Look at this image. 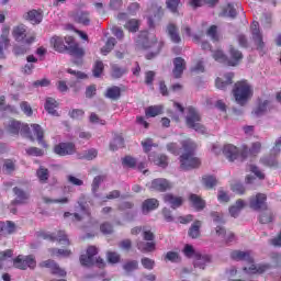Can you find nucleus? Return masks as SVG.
<instances>
[{"label": "nucleus", "mask_w": 281, "mask_h": 281, "mask_svg": "<svg viewBox=\"0 0 281 281\" xmlns=\"http://www.w3.org/2000/svg\"><path fill=\"white\" fill-rule=\"evenodd\" d=\"M12 258V250L8 249L0 252V269H10L11 265L15 269L25 271L26 269H36V257L33 255H19L16 258Z\"/></svg>", "instance_id": "obj_1"}, {"label": "nucleus", "mask_w": 281, "mask_h": 281, "mask_svg": "<svg viewBox=\"0 0 281 281\" xmlns=\"http://www.w3.org/2000/svg\"><path fill=\"white\" fill-rule=\"evenodd\" d=\"M233 260H243L245 262L244 271L248 273V276H256V273H265V271H269V265L254 263V257L251 254L247 251L234 250L232 252Z\"/></svg>", "instance_id": "obj_2"}, {"label": "nucleus", "mask_w": 281, "mask_h": 281, "mask_svg": "<svg viewBox=\"0 0 281 281\" xmlns=\"http://www.w3.org/2000/svg\"><path fill=\"white\" fill-rule=\"evenodd\" d=\"M182 148L184 153L180 156V168L182 170H192V168H199L201 166V160L194 157V150H196V145L191 139H187L182 143Z\"/></svg>", "instance_id": "obj_3"}, {"label": "nucleus", "mask_w": 281, "mask_h": 281, "mask_svg": "<svg viewBox=\"0 0 281 281\" xmlns=\"http://www.w3.org/2000/svg\"><path fill=\"white\" fill-rule=\"evenodd\" d=\"M50 45L56 52H65L66 49H69V52L72 54V56H76V58H82L85 56V49L78 46V43H76L71 36H66L65 42L61 40V37L53 36L50 38Z\"/></svg>", "instance_id": "obj_4"}, {"label": "nucleus", "mask_w": 281, "mask_h": 281, "mask_svg": "<svg viewBox=\"0 0 281 281\" xmlns=\"http://www.w3.org/2000/svg\"><path fill=\"white\" fill-rule=\"evenodd\" d=\"M233 97L239 106H245L254 98V87L247 80L238 81L233 88Z\"/></svg>", "instance_id": "obj_5"}, {"label": "nucleus", "mask_w": 281, "mask_h": 281, "mask_svg": "<svg viewBox=\"0 0 281 281\" xmlns=\"http://www.w3.org/2000/svg\"><path fill=\"white\" fill-rule=\"evenodd\" d=\"M212 56L216 63H228L231 67H236L243 60V53L234 47L229 48V59H227V56L221 49L213 52Z\"/></svg>", "instance_id": "obj_6"}, {"label": "nucleus", "mask_w": 281, "mask_h": 281, "mask_svg": "<svg viewBox=\"0 0 281 281\" xmlns=\"http://www.w3.org/2000/svg\"><path fill=\"white\" fill-rule=\"evenodd\" d=\"M98 256V248L95 246H89L86 254L81 255L80 262L83 267H91L92 265H97L100 269L104 267L106 263L104 259L95 257Z\"/></svg>", "instance_id": "obj_7"}, {"label": "nucleus", "mask_w": 281, "mask_h": 281, "mask_svg": "<svg viewBox=\"0 0 281 281\" xmlns=\"http://www.w3.org/2000/svg\"><path fill=\"white\" fill-rule=\"evenodd\" d=\"M186 122L189 128H193L198 133H205V126L201 124V114H199L196 109L192 106L187 109Z\"/></svg>", "instance_id": "obj_8"}, {"label": "nucleus", "mask_w": 281, "mask_h": 281, "mask_svg": "<svg viewBox=\"0 0 281 281\" xmlns=\"http://www.w3.org/2000/svg\"><path fill=\"white\" fill-rule=\"evenodd\" d=\"M138 49H148L149 47H161V43H157L155 34L149 32H143L136 42Z\"/></svg>", "instance_id": "obj_9"}, {"label": "nucleus", "mask_w": 281, "mask_h": 281, "mask_svg": "<svg viewBox=\"0 0 281 281\" xmlns=\"http://www.w3.org/2000/svg\"><path fill=\"white\" fill-rule=\"evenodd\" d=\"M8 131L11 135H19V133H21L22 135H26V137H30V139H34V136L30 134V125L21 123L19 121H10L8 125Z\"/></svg>", "instance_id": "obj_10"}, {"label": "nucleus", "mask_w": 281, "mask_h": 281, "mask_svg": "<svg viewBox=\"0 0 281 281\" xmlns=\"http://www.w3.org/2000/svg\"><path fill=\"white\" fill-rule=\"evenodd\" d=\"M78 205L80 207L81 216L78 213L71 214L70 212H66L64 214L65 218H69V216L72 221H82V218H85V216H87L89 218L91 213L89 212V207H87V205H85V196H81L79 199Z\"/></svg>", "instance_id": "obj_11"}, {"label": "nucleus", "mask_w": 281, "mask_h": 281, "mask_svg": "<svg viewBox=\"0 0 281 281\" xmlns=\"http://www.w3.org/2000/svg\"><path fill=\"white\" fill-rule=\"evenodd\" d=\"M249 207L251 210H267V195L258 193L249 199Z\"/></svg>", "instance_id": "obj_12"}, {"label": "nucleus", "mask_w": 281, "mask_h": 281, "mask_svg": "<svg viewBox=\"0 0 281 281\" xmlns=\"http://www.w3.org/2000/svg\"><path fill=\"white\" fill-rule=\"evenodd\" d=\"M10 47V26L4 25L0 35V58H5V49Z\"/></svg>", "instance_id": "obj_13"}, {"label": "nucleus", "mask_w": 281, "mask_h": 281, "mask_svg": "<svg viewBox=\"0 0 281 281\" xmlns=\"http://www.w3.org/2000/svg\"><path fill=\"white\" fill-rule=\"evenodd\" d=\"M54 153L59 155V157L74 155V153H76V145H74V143H59L54 147Z\"/></svg>", "instance_id": "obj_14"}, {"label": "nucleus", "mask_w": 281, "mask_h": 281, "mask_svg": "<svg viewBox=\"0 0 281 281\" xmlns=\"http://www.w3.org/2000/svg\"><path fill=\"white\" fill-rule=\"evenodd\" d=\"M44 238L47 240H53L59 243V245H64L65 247H69L71 243L69 241V237L65 234V231H59L57 233L45 234Z\"/></svg>", "instance_id": "obj_15"}, {"label": "nucleus", "mask_w": 281, "mask_h": 281, "mask_svg": "<svg viewBox=\"0 0 281 281\" xmlns=\"http://www.w3.org/2000/svg\"><path fill=\"white\" fill-rule=\"evenodd\" d=\"M222 153L228 161H236L238 159V155H240V151L238 150V147H236L233 144H226L224 145Z\"/></svg>", "instance_id": "obj_16"}, {"label": "nucleus", "mask_w": 281, "mask_h": 281, "mask_svg": "<svg viewBox=\"0 0 281 281\" xmlns=\"http://www.w3.org/2000/svg\"><path fill=\"white\" fill-rule=\"evenodd\" d=\"M12 36L16 43H23L27 38V29L23 24H19L12 29Z\"/></svg>", "instance_id": "obj_17"}, {"label": "nucleus", "mask_w": 281, "mask_h": 281, "mask_svg": "<svg viewBox=\"0 0 281 281\" xmlns=\"http://www.w3.org/2000/svg\"><path fill=\"white\" fill-rule=\"evenodd\" d=\"M234 78L233 72H227L223 77H217L215 80V87L217 89H221L222 91H225L229 85H232V80Z\"/></svg>", "instance_id": "obj_18"}, {"label": "nucleus", "mask_w": 281, "mask_h": 281, "mask_svg": "<svg viewBox=\"0 0 281 281\" xmlns=\"http://www.w3.org/2000/svg\"><path fill=\"white\" fill-rule=\"evenodd\" d=\"M164 201H165V203L170 205V207H172V210H177V207H181V205H183V198L171 194V193L165 194Z\"/></svg>", "instance_id": "obj_19"}, {"label": "nucleus", "mask_w": 281, "mask_h": 281, "mask_svg": "<svg viewBox=\"0 0 281 281\" xmlns=\"http://www.w3.org/2000/svg\"><path fill=\"white\" fill-rule=\"evenodd\" d=\"M150 188L151 190H157L158 192H166V190H170V188H172V184L164 178H158L151 181Z\"/></svg>", "instance_id": "obj_20"}, {"label": "nucleus", "mask_w": 281, "mask_h": 281, "mask_svg": "<svg viewBox=\"0 0 281 281\" xmlns=\"http://www.w3.org/2000/svg\"><path fill=\"white\" fill-rule=\"evenodd\" d=\"M42 267H46L47 269H50L52 273H54V276H59L60 278H65V276H67V272L58 267V265L56 262H54V260H46L43 261Z\"/></svg>", "instance_id": "obj_21"}, {"label": "nucleus", "mask_w": 281, "mask_h": 281, "mask_svg": "<svg viewBox=\"0 0 281 281\" xmlns=\"http://www.w3.org/2000/svg\"><path fill=\"white\" fill-rule=\"evenodd\" d=\"M245 207H247V202H245L243 199H239L228 209V212L233 218H238L240 212H243Z\"/></svg>", "instance_id": "obj_22"}, {"label": "nucleus", "mask_w": 281, "mask_h": 281, "mask_svg": "<svg viewBox=\"0 0 281 281\" xmlns=\"http://www.w3.org/2000/svg\"><path fill=\"white\" fill-rule=\"evenodd\" d=\"M186 70V59L181 57H177L173 59V77L180 78L183 75V71Z\"/></svg>", "instance_id": "obj_23"}, {"label": "nucleus", "mask_w": 281, "mask_h": 281, "mask_svg": "<svg viewBox=\"0 0 281 281\" xmlns=\"http://www.w3.org/2000/svg\"><path fill=\"white\" fill-rule=\"evenodd\" d=\"M44 109L45 111H47V113H49V115H54L55 117H58L59 114H58V111H56V109H58V101H56V99L52 97L46 98Z\"/></svg>", "instance_id": "obj_24"}, {"label": "nucleus", "mask_w": 281, "mask_h": 281, "mask_svg": "<svg viewBox=\"0 0 281 281\" xmlns=\"http://www.w3.org/2000/svg\"><path fill=\"white\" fill-rule=\"evenodd\" d=\"M250 30L252 32V38L255 41V43L257 44V46L259 48H262V35L260 34V24L257 21H254Z\"/></svg>", "instance_id": "obj_25"}, {"label": "nucleus", "mask_w": 281, "mask_h": 281, "mask_svg": "<svg viewBox=\"0 0 281 281\" xmlns=\"http://www.w3.org/2000/svg\"><path fill=\"white\" fill-rule=\"evenodd\" d=\"M189 201L192 207L196 210V212H201V210H205V200L201 199V196L194 193H191L189 196Z\"/></svg>", "instance_id": "obj_26"}, {"label": "nucleus", "mask_w": 281, "mask_h": 281, "mask_svg": "<svg viewBox=\"0 0 281 281\" xmlns=\"http://www.w3.org/2000/svg\"><path fill=\"white\" fill-rule=\"evenodd\" d=\"M31 131L33 135L36 137L38 144L43 146V148H47V144L45 143V140H43V127H41V125L38 124H32Z\"/></svg>", "instance_id": "obj_27"}, {"label": "nucleus", "mask_w": 281, "mask_h": 281, "mask_svg": "<svg viewBox=\"0 0 281 281\" xmlns=\"http://www.w3.org/2000/svg\"><path fill=\"white\" fill-rule=\"evenodd\" d=\"M13 192L15 194V200L12 202V205H23L29 199L27 193H25L20 188H14Z\"/></svg>", "instance_id": "obj_28"}, {"label": "nucleus", "mask_w": 281, "mask_h": 281, "mask_svg": "<svg viewBox=\"0 0 281 281\" xmlns=\"http://www.w3.org/2000/svg\"><path fill=\"white\" fill-rule=\"evenodd\" d=\"M196 257L194 258V267L198 269H205L206 265H210L211 258L209 255H195Z\"/></svg>", "instance_id": "obj_29"}, {"label": "nucleus", "mask_w": 281, "mask_h": 281, "mask_svg": "<svg viewBox=\"0 0 281 281\" xmlns=\"http://www.w3.org/2000/svg\"><path fill=\"white\" fill-rule=\"evenodd\" d=\"M157 244L155 241H138L137 249L143 254H150L155 251Z\"/></svg>", "instance_id": "obj_30"}, {"label": "nucleus", "mask_w": 281, "mask_h": 281, "mask_svg": "<svg viewBox=\"0 0 281 281\" xmlns=\"http://www.w3.org/2000/svg\"><path fill=\"white\" fill-rule=\"evenodd\" d=\"M159 207V201L157 199H148L143 203V214H148V212H153V210H157Z\"/></svg>", "instance_id": "obj_31"}, {"label": "nucleus", "mask_w": 281, "mask_h": 281, "mask_svg": "<svg viewBox=\"0 0 281 281\" xmlns=\"http://www.w3.org/2000/svg\"><path fill=\"white\" fill-rule=\"evenodd\" d=\"M26 19L33 25H38V23L43 21V13L41 11L32 10L27 12Z\"/></svg>", "instance_id": "obj_32"}, {"label": "nucleus", "mask_w": 281, "mask_h": 281, "mask_svg": "<svg viewBox=\"0 0 281 281\" xmlns=\"http://www.w3.org/2000/svg\"><path fill=\"white\" fill-rule=\"evenodd\" d=\"M74 21L76 23H80L81 25H89L91 23V19L89 18V13L85 11H79L74 15Z\"/></svg>", "instance_id": "obj_33"}, {"label": "nucleus", "mask_w": 281, "mask_h": 281, "mask_svg": "<svg viewBox=\"0 0 281 281\" xmlns=\"http://www.w3.org/2000/svg\"><path fill=\"white\" fill-rule=\"evenodd\" d=\"M271 101H261L259 105L254 110V113L257 116L263 115V113H267V111H271Z\"/></svg>", "instance_id": "obj_34"}, {"label": "nucleus", "mask_w": 281, "mask_h": 281, "mask_svg": "<svg viewBox=\"0 0 281 281\" xmlns=\"http://www.w3.org/2000/svg\"><path fill=\"white\" fill-rule=\"evenodd\" d=\"M201 225H203L201 221L193 222V224L189 228L190 238H199L201 236Z\"/></svg>", "instance_id": "obj_35"}, {"label": "nucleus", "mask_w": 281, "mask_h": 281, "mask_svg": "<svg viewBox=\"0 0 281 281\" xmlns=\"http://www.w3.org/2000/svg\"><path fill=\"white\" fill-rule=\"evenodd\" d=\"M48 251L50 256H53V258H69V256H71L70 249L53 248V249H49Z\"/></svg>", "instance_id": "obj_36"}, {"label": "nucleus", "mask_w": 281, "mask_h": 281, "mask_svg": "<svg viewBox=\"0 0 281 281\" xmlns=\"http://www.w3.org/2000/svg\"><path fill=\"white\" fill-rule=\"evenodd\" d=\"M164 112L162 105H151L145 110V115L147 117H157V115H161Z\"/></svg>", "instance_id": "obj_37"}, {"label": "nucleus", "mask_w": 281, "mask_h": 281, "mask_svg": "<svg viewBox=\"0 0 281 281\" xmlns=\"http://www.w3.org/2000/svg\"><path fill=\"white\" fill-rule=\"evenodd\" d=\"M167 32L172 41V43H181V36H179V31L175 24H169L167 26Z\"/></svg>", "instance_id": "obj_38"}, {"label": "nucleus", "mask_w": 281, "mask_h": 281, "mask_svg": "<svg viewBox=\"0 0 281 281\" xmlns=\"http://www.w3.org/2000/svg\"><path fill=\"white\" fill-rule=\"evenodd\" d=\"M105 179H106V177H104V176L94 177L92 184H91L92 194H94V196H98V190H100V186H102V183H104Z\"/></svg>", "instance_id": "obj_39"}, {"label": "nucleus", "mask_w": 281, "mask_h": 281, "mask_svg": "<svg viewBox=\"0 0 281 281\" xmlns=\"http://www.w3.org/2000/svg\"><path fill=\"white\" fill-rule=\"evenodd\" d=\"M149 161H154L156 166H160V168H166L168 166V157L166 155H160L155 158V155H149Z\"/></svg>", "instance_id": "obj_40"}, {"label": "nucleus", "mask_w": 281, "mask_h": 281, "mask_svg": "<svg viewBox=\"0 0 281 281\" xmlns=\"http://www.w3.org/2000/svg\"><path fill=\"white\" fill-rule=\"evenodd\" d=\"M226 234L227 231H225V227L222 225H216V227H214L211 232L212 237L217 238L218 240H223Z\"/></svg>", "instance_id": "obj_41"}, {"label": "nucleus", "mask_w": 281, "mask_h": 281, "mask_svg": "<svg viewBox=\"0 0 281 281\" xmlns=\"http://www.w3.org/2000/svg\"><path fill=\"white\" fill-rule=\"evenodd\" d=\"M0 111H5L7 113H12L13 115H16L19 113V110L14 108L13 105H5V97H0Z\"/></svg>", "instance_id": "obj_42"}, {"label": "nucleus", "mask_w": 281, "mask_h": 281, "mask_svg": "<svg viewBox=\"0 0 281 281\" xmlns=\"http://www.w3.org/2000/svg\"><path fill=\"white\" fill-rule=\"evenodd\" d=\"M204 3L214 5L215 3H218V0H189V5H191V8H201Z\"/></svg>", "instance_id": "obj_43"}, {"label": "nucleus", "mask_w": 281, "mask_h": 281, "mask_svg": "<svg viewBox=\"0 0 281 281\" xmlns=\"http://www.w3.org/2000/svg\"><path fill=\"white\" fill-rule=\"evenodd\" d=\"M114 47H115V38L110 37L108 40V42L105 43V46H103L101 48V54H103V56H106V54H109L111 50H113Z\"/></svg>", "instance_id": "obj_44"}, {"label": "nucleus", "mask_w": 281, "mask_h": 281, "mask_svg": "<svg viewBox=\"0 0 281 281\" xmlns=\"http://www.w3.org/2000/svg\"><path fill=\"white\" fill-rule=\"evenodd\" d=\"M121 90L120 87H111L106 91V98H110V100H117L120 98Z\"/></svg>", "instance_id": "obj_45"}, {"label": "nucleus", "mask_w": 281, "mask_h": 281, "mask_svg": "<svg viewBox=\"0 0 281 281\" xmlns=\"http://www.w3.org/2000/svg\"><path fill=\"white\" fill-rule=\"evenodd\" d=\"M20 109L24 113V115H26V117H32V115L34 114V110H32V105H30L27 101L21 102Z\"/></svg>", "instance_id": "obj_46"}, {"label": "nucleus", "mask_w": 281, "mask_h": 281, "mask_svg": "<svg viewBox=\"0 0 281 281\" xmlns=\"http://www.w3.org/2000/svg\"><path fill=\"white\" fill-rule=\"evenodd\" d=\"M125 30H128V32H136L139 30V21L136 19L128 20L125 23Z\"/></svg>", "instance_id": "obj_47"}, {"label": "nucleus", "mask_w": 281, "mask_h": 281, "mask_svg": "<svg viewBox=\"0 0 281 281\" xmlns=\"http://www.w3.org/2000/svg\"><path fill=\"white\" fill-rule=\"evenodd\" d=\"M259 221L263 225H267V223H271V221H273V215L271 214V211L269 210L263 211L259 216Z\"/></svg>", "instance_id": "obj_48"}, {"label": "nucleus", "mask_w": 281, "mask_h": 281, "mask_svg": "<svg viewBox=\"0 0 281 281\" xmlns=\"http://www.w3.org/2000/svg\"><path fill=\"white\" fill-rule=\"evenodd\" d=\"M43 201L45 203H59L60 205H65V204L69 203V198L63 196V198H58V199H50V198L44 196Z\"/></svg>", "instance_id": "obj_49"}, {"label": "nucleus", "mask_w": 281, "mask_h": 281, "mask_svg": "<svg viewBox=\"0 0 281 281\" xmlns=\"http://www.w3.org/2000/svg\"><path fill=\"white\" fill-rule=\"evenodd\" d=\"M183 254L184 256H187V258H195L196 255H199L200 252L194 250V247H192V245L187 244L183 248Z\"/></svg>", "instance_id": "obj_50"}, {"label": "nucleus", "mask_w": 281, "mask_h": 281, "mask_svg": "<svg viewBox=\"0 0 281 281\" xmlns=\"http://www.w3.org/2000/svg\"><path fill=\"white\" fill-rule=\"evenodd\" d=\"M202 183L205 188H214V186H216V178L214 176H204Z\"/></svg>", "instance_id": "obj_51"}, {"label": "nucleus", "mask_w": 281, "mask_h": 281, "mask_svg": "<svg viewBox=\"0 0 281 281\" xmlns=\"http://www.w3.org/2000/svg\"><path fill=\"white\" fill-rule=\"evenodd\" d=\"M102 71H104V64L100 60L95 61L93 67L94 78H100V76H102Z\"/></svg>", "instance_id": "obj_52"}, {"label": "nucleus", "mask_w": 281, "mask_h": 281, "mask_svg": "<svg viewBox=\"0 0 281 281\" xmlns=\"http://www.w3.org/2000/svg\"><path fill=\"white\" fill-rule=\"evenodd\" d=\"M142 266L144 267V269H147L148 271H153V269H155V260L148 258V257H144L142 260Z\"/></svg>", "instance_id": "obj_53"}, {"label": "nucleus", "mask_w": 281, "mask_h": 281, "mask_svg": "<svg viewBox=\"0 0 281 281\" xmlns=\"http://www.w3.org/2000/svg\"><path fill=\"white\" fill-rule=\"evenodd\" d=\"M124 146V138L122 136H117L114 140L110 144L111 150H117V148H122Z\"/></svg>", "instance_id": "obj_54"}, {"label": "nucleus", "mask_w": 281, "mask_h": 281, "mask_svg": "<svg viewBox=\"0 0 281 281\" xmlns=\"http://www.w3.org/2000/svg\"><path fill=\"white\" fill-rule=\"evenodd\" d=\"M37 178L40 179V181H42V183H45V181L47 179H49V171L43 167H41L37 170Z\"/></svg>", "instance_id": "obj_55"}, {"label": "nucleus", "mask_w": 281, "mask_h": 281, "mask_svg": "<svg viewBox=\"0 0 281 281\" xmlns=\"http://www.w3.org/2000/svg\"><path fill=\"white\" fill-rule=\"evenodd\" d=\"M16 226L12 222H3V236H8V234H13Z\"/></svg>", "instance_id": "obj_56"}, {"label": "nucleus", "mask_w": 281, "mask_h": 281, "mask_svg": "<svg viewBox=\"0 0 281 281\" xmlns=\"http://www.w3.org/2000/svg\"><path fill=\"white\" fill-rule=\"evenodd\" d=\"M222 16H229L231 19H234L236 16V9H234V5L227 4L222 13Z\"/></svg>", "instance_id": "obj_57"}, {"label": "nucleus", "mask_w": 281, "mask_h": 281, "mask_svg": "<svg viewBox=\"0 0 281 281\" xmlns=\"http://www.w3.org/2000/svg\"><path fill=\"white\" fill-rule=\"evenodd\" d=\"M106 258L108 262H110L111 265H117V262H120V254L115 251L108 252Z\"/></svg>", "instance_id": "obj_58"}, {"label": "nucleus", "mask_w": 281, "mask_h": 281, "mask_svg": "<svg viewBox=\"0 0 281 281\" xmlns=\"http://www.w3.org/2000/svg\"><path fill=\"white\" fill-rule=\"evenodd\" d=\"M137 267H139V263L135 260L132 261H127L124 266L123 269L124 271H126L127 273H131V271H135V269H137Z\"/></svg>", "instance_id": "obj_59"}, {"label": "nucleus", "mask_w": 281, "mask_h": 281, "mask_svg": "<svg viewBox=\"0 0 281 281\" xmlns=\"http://www.w3.org/2000/svg\"><path fill=\"white\" fill-rule=\"evenodd\" d=\"M142 146H143V150L145 153H150L151 148L157 145L155 143H153V139L145 138L144 140H142Z\"/></svg>", "instance_id": "obj_60"}, {"label": "nucleus", "mask_w": 281, "mask_h": 281, "mask_svg": "<svg viewBox=\"0 0 281 281\" xmlns=\"http://www.w3.org/2000/svg\"><path fill=\"white\" fill-rule=\"evenodd\" d=\"M165 260H169V262H179V260H181V258L179 257V252L168 251L166 254Z\"/></svg>", "instance_id": "obj_61"}, {"label": "nucleus", "mask_w": 281, "mask_h": 281, "mask_svg": "<svg viewBox=\"0 0 281 281\" xmlns=\"http://www.w3.org/2000/svg\"><path fill=\"white\" fill-rule=\"evenodd\" d=\"M67 181L68 183H71V186H85V181H82L81 179H79L78 177L74 176V175H69L67 176Z\"/></svg>", "instance_id": "obj_62"}, {"label": "nucleus", "mask_w": 281, "mask_h": 281, "mask_svg": "<svg viewBox=\"0 0 281 281\" xmlns=\"http://www.w3.org/2000/svg\"><path fill=\"white\" fill-rule=\"evenodd\" d=\"M126 74V68H120L119 66L112 67V76L113 78H122Z\"/></svg>", "instance_id": "obj_63"}, {"label": "nucleus", "mask_w": 281, "mask_h": 281, "mask_svg": "<svg viewBox=\"0 0 281 281\" xmlns=\"http://www.w3.org/2000/svg\"><path fill=\"white\" fill-rule=\"evenodd\" d=\"M260 150H262V143L255 142V143L251 144V146L249 148V154L250 155H258V153H260Z\"/></svg>", "instance_id": "obj_64"}]
</instances>
